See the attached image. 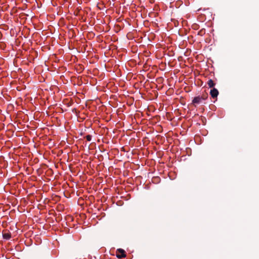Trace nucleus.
<instances>
[{
  "label": "nucleus",
  "instance_id": "4",
  "mask_svg": "<svg viewBox=\"0 0 259 259\" xmlns=\"http://www.w3.org/2000/svg\"><path fill=\"white\" fill-rule=\"evenodd\" d=\"M207 84L209 88H211L214 86L215 83L212 79H210L208 81Z\"/></svg>",
  "mask_w": 259,
  "mask_h": 259
},
{
  "label": "nucleus",
  "instance_id": "2",
  "mask_svg": "<svg viewBox=\"0 0 259 259\" xmlns=\"http://www.w3.org/2000/svg\"><path fill=\"white\" fill-rule=\"evenodd\" d=\"M116 255L118 258H121L126 256V253L123 249L119 248L116 250Z\"/></svg>",
  "mask_w": 259,
  "mask_h": 259
},
{
  "label": "nucleus",
  "instance_id": "6",
  "mask_svg": "<svg viewBox=\"0 0 259 259\" xmlns=\"http://www.w3.org/2000/svg\"><path fill=\"white\" fill-rule=\"evenodd\" d=\"M4 237L6 239H9L10 238V235L8 234H5L4 235Z\"/></svg>",
  "mask_w": 259,
  "mask_h": 259
},
{
  "label": "nucleus",
  "instance_id": "3",
  "mask_svg": "<svg viewBox=\"0 0 259 259\" xmlns=\"http://www.w3.org/2000/svg\"><path fill=\"white\" fill-rule=\"evenodd\" d=\"M210 95L212 98H217L219 95V92L215 88H213L210 91Z\"/></svg>",
  "mask_w": 259,
  "mask_h": 259
},
{
  "label": "nucleus",
  "instance_id": "5",
  "mask_svg": "<svg viewBox=\"0 0 259 259\" xmlns=\"http://www.w3.org/2000/svg\"><path fill=\"white\" fill-rule=\"evenodd\" d=\"M86 139L88 141H90L92 139V137L90 135H87L86 136Z\"/></svg>",
  "mask_w": 259,
  "mask_h": 259
},
{
  "label": "nucleus",
  "instance_id": "1",
  "mask_svg": "<svg viewBox=\"0 0 259 259\" xmlns=\"http://www.w3.org/2000/svg\"><path fill=\"white\" fill-rule=\"evenodd\" d=\"M207 98V95H203L201 97L198 96L194 98L192 101L193 104H199L202 102V101L206 100Z\"/></svg>",
  "mask_w": 259,
  "mask_h": 259
}]
</instances>
